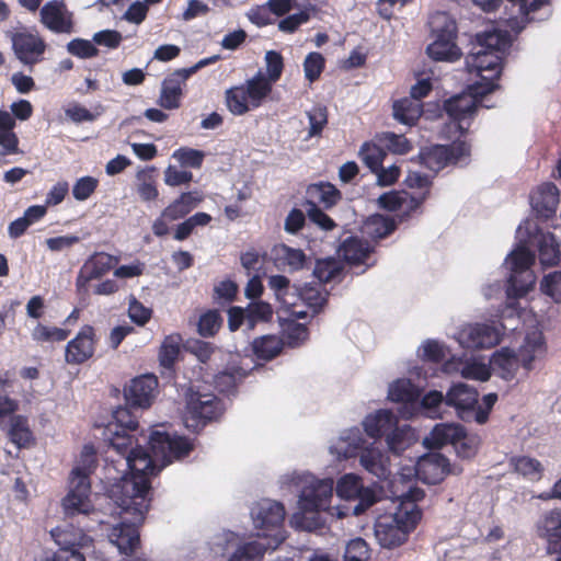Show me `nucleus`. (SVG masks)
Returning <instances> with one entry per match:
<instances>
[{
  "label": "nucleus",
  "instance_id": "64",
  "mask_svg": "<svg viewBox=\"0 0 561 561\" xmlns=\"http://www.w3.org/2000/svg\"><path fill=\"white\" fill-rule=\"evenodd\" d=\"M540 289L556 302H561V271L546 275L540 283Z\"/></svg>",
  "mask_w": 561,
  "mask_h": 561
},
{
  "label": "nucleus",
  "instance_id": "27",
  "mask_svg": "<svg viewBox=\"0 0 561 561\" xmlns=\"http://www.w3.org/2000/svg\"><path fill=\"white\" fill-rule=\"evenodd\" d=\"M188 77L182 69H178L168 76L161 87V93L159 98V105L165 110L179 108L181 105L182 98V85Z\"/></svg>",
  "mask_w": 561,
  "mask_h": 561
},
{
  "label": "nucleus",
  "instance_id": "24",
  "mask_svg": "<svg viewBox=\"0 0 561 561\" xmlns=\"http://www.w3.org/2000/svg\"><path fill=\"white\" fill-rule=\"evenodd\" d=\"M368 442L364 438L359 428H348L330 445L329 450L337 459H347L358 457L362 449L366 447Z\"/></svg>",
  "mask_w": 561,
  "mask_h": 561
},
{
  "label": "nucleus",
  "instance_id": "30",
  "mask_svg": "<svg viewBox=\"0 0 561 561\" xmlns=\"http://www.w3.org/2000/svg\"><path fill=\"white\" fill-rule=\"evenodd\" d=\"M533 209L541 217H551L559 204V190L553 183H543L530 195Z\"/></svg>",
  "mask_w": 561,
  "mask_h": 561
},
{
  "label": "nucleus",
  "instance_id": "32",
  "mask_svg": "<svg viewBox=\"0 0 561 561\" xmlns=\"http://www.w3.org/2000/svg\"><path fill=\"white\" fill-rule=\"evenodd\" d=\"M463 436V427L453 423H442L434 426L431 433L424 437L423 444L428 448H440L447 444H454Z\"/></svg>",
  "mask_w": 561,
  "mask_h": 561
},
{
  "label": "nucleus",
  "instance_id": "1",
  "mask_svg": "<svg viewBox=\"0 0 561 561\" xmlns=\"http://www.w3.org/2000/svg\"><path fill=\"white\" fill-rule=\"evenodd\" d=\"M125 460L129 473L111 485L108 497L121 508V513H130L136 522L142 523L150 507V477L163 467L158 466L159 461L139 444L135 445Z\"/></svg>",
  "mask_w": 561,
  "mask_h": 561
},
{
  "label": "nucleus",
  "instance_id": "47",
  "mask_svg": "<svg viewBox=\"0 0 561 561\" xmlns=\"http://www.w3.org/2000/svg\"><path fill=\"white\" fill-rule=\"evenodd\" d=\"M510 465L514 471L530 481H539L543 473V467L539 460L528 456L512 457Z\"/></svg>",
  "mask_w": 561,
  "mask_h": 561
},
{
  "label": "nucleus",
  "instance_id": "53",
  "mask_svg": "<svg viewBox=\"0 0 561 561\" xmlns=\"http://www.w3.org/2000/svg\"><path fill=\"white\" fill-rule=\"evenodd\" d=\"M313 275L320 284L341 280L342 267L339 262L333 259L319 260L313 268Z\"/></svg>",
  "mask_w": 561,
  "mask_h": 561
},
{
  "label": "nucleus",
  "instance_id": "29",
  "mask_svg": "<svg viewBox=\"0 0 561 561\" xmlns=\"http://www.w3.org/2000/svg\"><path fill=\"white\" fill-rule=\"evenodd\" d=\"M273 253L277 267L290 273L304 270L311 263V259L301 249L285 243L275 245Z\"/></svg>",
  "mask_w": 561,
  "mask_h": 561
},
{
  "label": "nucleus",
  "instance_id": "18",
  "mask_svg": "<svg viewBox=\"0 0 561 561\" xmlns=\"http://www.w3.org/2000/svg\"><path fill=\"white\" fill-rule=\"evenodd\" d=\"M501 335V330L494 324L476 323L463 327L457 341L465 348H490L500 343Z\"/></svg>",
  "mask_w": 561,
  "mask_h": 561
},
{
  "label": "nucleus",
  "instance_id": "16",
  "mask_svg": "<svg viewBox=\"0 0 561 561\" xmlns=\"http://www.w3.org/2000/svg\"><path fill=\"white\" fill-rule=\"evenodd\" d=\"M335 491L341 499L358 500V503L353 507V514L356 516L364 513L377 501L375 491L363 486L360 477L355 473L342 476L336 482Z\"/></svg>",
  "mask_w": 561,
  "mask_h": 561
},
{
  "label": "nucleus",
  "instance_id": "49",
  "mask_svg": "<svg viewBox=\"0 0 561 561\" xmlns=\"http://www.w3.org/2000/svg\"><path fill=\"white\" fill-rule=\"evenodd\" d=\"M172 436L167 432L152 431L149 436V448L148 450L152 454L161 467H165L168 459V449H170Z\"/></svg>",
  "mask_w": 561,
  "mask_h": 561
},
{
  "label": "nucleus",
  "instance_id": "28",
  "mask_svg": "<svg viewBox=\"0 0 561 561\" xmlns=\"http://www.w3.org/2000/svg\"><path fill=\"white\" fill-rule=\"evenodd\" d=\"M110 540L121 553L133 556L140 546L139 528L135 523H121L110 533Z\"/></svg>",
  "mask_w": 561,
  "mask_h": 561
},
{
  "label": "nucleus",
  "instance_id": "44",
  "mask_svg": "<svg viewBox=\"0 0 561 561\" xmlns=\"http://www.w3.org/2000/svg\"><path fill=\"white\" fill-rule=\"evenodd\" d=\"M539 260L543 266L556 265L560 260L559 243L552 233H540L537 238Z\"/></svg>",
  "mask_w": 561,
  "mask_h": 561
},
{
  "label": "nucleus",
  "instance_id": "25",
  "mask_svg": "<svg viewBox=\"0 0 561 561\" xmlns=\"http://www.w3.org/2000/svg\"><path fill=\"white\" fill-rule=\"evenodd\" d=\"M388 398L391 401L403 403L399 413L402 417L410 419L416 410L420 390L411 380L399 379L389 386Z\"/></svg>",
  "mask_w": 561,
  "mask_h": 561
},
{
  "label": "nucleus",
  "instance_id": "2",
  "mask_svg": "<svg viewBox=\"0 0 561 561\" xmlns=\"http://www.w3.org/2000/svg\"><path fill=\"white\" fill-rule=\"evenodd\" d=\"M424 495L423 490L410 488L392 502L393 512L377 518L375 537L381 547L392 549L407 541L409 534L421 519L422 513L416 503L423 500Z\"/></svg>",
  "mask_w": 561,
  "mask_h": 561
},
{
  "label": "nucleus",
  "instance_id": "62",
  "mask_svg": "<svg viewBox=\"0 0 561 561\" xmlns=\"http://www.w3.org/2000/svg\"><path fill=\"white\" fill-rule=\"evenodd\" d=\"M445 399H446V396L444 397L440 391H437V390L430 391L422 398V400L420 402V408H422L424 410V412L426 413V415L430 417L440 416L442 408L446 407ZM417 407H419V403H417L416 408Z\"/></svg>",
  "mask_w": 561,
  "mask_h": 561
},
{
  "label": "nucleus",
  "instance_id": "61",
  "mask_svg": "<svg viewBox=\"0 0 561 561\" xmlns=\"http://www.w3.org/2000/svg\"><path fill=\"white\" fill-rule=\"evenodd\" d=\"M238 294V285L231 279L219 282L214 287L213 299L218 305H229L234 301Z\"/></svg>",
  "mask_w": 561,
  "mask_h": 561
},
{
  "label": "nucleus",
  "instance_id": "10",
  "mask_svg": "<svg viewBox=\"0 0 561 561\" xmlns=\"http://www.w3.org/2000/svg\"><path fill=\"white\" fill-rule=\"evenodd\" d=\"M434 37L427 48V55L436 61H455L460 58V48L456 45V23L446 13H436L430 21Z\"/></svg>",
  "mask_w": 561,
  "mask_h": 561
},
{
  "label": "nucleus",
  "instance_id": "15",
  "mask_svg": "<svg viewBox=\"0 0 561 561\" xmlns=\"http://www.w3.org/2000/svg\"><path fill=\"white\" fill-rule=\"evenodd\" d=\"M99 336L93 325L84 324L71 339L65 350V360L69 365H82L90 360L98 348Z\"/></svg>",
  "mask_w": 561,
  "mask_h": 561
},
{
  "label": "nucleus",
  "instance_id": "13",
  "mask_svg": "<svg viewBox=\"0 0 561 561\" xmlns=\"http://www.w3.org/2000/svg\"><path fill=\"white\" fill-rule=\"evenodd\" d=\"M94 527L84 523L78 529L69 528L53 533L56 542L59 546L57 550V561H85V557L80 552V548L89 547L93 542L92 538L87 534Z\"/></svg>",
  "mask_w": 561,
  "mask_h": 561
},
{
  "label": "nucleus",
  "instance_id": "48",
  "mask_svg": "<svg viewBox=\"0 0 561 561\" xmlns=\"http://www.w3.org/2000/svg\"><path fill=\"white\" fill-rule=\"evenodd\" d=\"M211 216L207 213H196L179 224L173 232V238L176 241H184L194 232L197 227H205L211 221Z\"/></svg>",
  "mask_w": 561,
  "mask_h": 561
},
{
  "label": "nucleus",
  "instance_id": "6",
  "mask_svg": "<svg viewBox=\"0 0 561 561\" xmlns=\"http://www.w3.org/2000/svg\"><path fill=\"white\" fill-rule=\"evenodd\" d=\"M545 354L546 343L542 332L531 330L527 332L518 354L507 347L496 351L490 359V370L492 369L505 380H511L515 377L519 364L525 369L530 370L533 369V363L542 358Z\"/></svg>",
  "mask_w": 561,
  "mask_h": 561
},
{
  "label": "nucleus",
  "instance_id": "34",
  "mask_svg": "<svg viewBox=\"0 0 561 561\" xmlns=\"http://www.w3.org/2000/svg\"><path fill=\"white\" fill-rule=\"evenodd\" d=\"M136 191L145 203L154 202L159 197L157 184V168L146 167L136 173Z\"/></svg>",
  "mask_w": 561,
  "mask_h": 561
},
{
  "label": "nucleus",
  "instance_id": "41",
  "mask_svg": "<svg viewBox=\"0 0 561 561\" xmlns=\"http://www.w3.org/2000/svg\"><path fill=\"white\" fill-rule=\"evenodd\" d=\"M129 431L114 428L113 425H107L104 430V440L123 458L128 456L134 446V436L128 433Z\"/></svg>",
  "mask_w": 561,
  "mask_h": 561
},
{
  "label": "nucleus",
  "instance_id": "46",
  "mask_svg": "<svg viewBox=\"0 0 561 561\" xmlns=\"http://www.w3.org/2000/svg\"><path fill=\"white\" fill-rule=\"evenodd\" d=\"M9 439L19 448L27 447L33 440V433L28 426V420L23 415H13L8 431Z\"/></svg>",
  "mask_w": 561,
  "mask_h": 561
},
{
  "label": "nucleus",
  "instance_id": "4",
  "mask_svg": "<svg viewBox=\"0 0 561 561\" xmlns=\"http://www.w3.org/2000/svg\"><path fill=\"white\" fill-rule=\"evenodd\" d=\"M251 517L257 531L248 535V561L261 559L285 540V508L280 503L263 499L251 508Z\"/></svg>",
  "mask_w": 561,
  "mask_h": 561
},
{
  "label": "nucleus",
  "instance_id": "14",
  "mask_svg": "<svg viewBox=\"0 0 561 561\" xmlns=\"http://www.w3.org/2000/svg\"><path fill=\"white\" fill-rule=\"evenodd\" d=\"M469 154V147L463 141H454L451 145H433L420 150L419 162L426 169L437 173L451 163L459 162Z\"/></svg>",
  "mask_w": 561,
  "mask_h": 561
},
{
  "label": "nucleus",
  "instance_id": "38",
  "mask_svg": "<svg viewBox=\"0 0 561 561\" xmlns=\"http://www.w3.org/2000/svg\"><path fill=\"white\" fill-rule=\"evenodd\" d=\"M296 299L301 300L312 313H318L327 302L329 293L322 290L321 284H306L304 287L295 288Z\"/></svg>",
  "mask_w": 561,
  "mask_h": 561
},
{
  "label": "nucleus",
  "instance_id": "43",
  "mask_svg": "<svg viewBox=\"0 0 561 561\" xmlns=\"http://www.w3.org/2000/svg\"><path fill=\"white\" fill-rule=\"evenodd\" d=\"M445 370L447 373L457 370L463 378L479 381H486L491 376L490 367L478 362H460L458 364L448 362L445 364Z\"/></svg>",
  "mask_w": 561,
  "mask_h": 561
},
{
  "label": "nucleus",
  "instance_id": "57",
  "mask_svg": "<svg viewBox=\"0 0 561 561\" xmlns=\"http://www.w3.org/2000/svg\"><path fill=\"white\" fill-rule=\"evenodd\" d=\"M222 324V318L218 310H208L201 314L197 323V332L203 337H211L217 334Z\"/></svg>",
  "mask_w": 561,
  "mask_h": 561
},
{
  "label": "nucleus",
  "instance_id": "33",
  "mask_svg": "<svg viewBox=\"0 0 561 561\" xmlns=\"http://www.w3.org/2000/svg\"><path fill=\"white\" fill-rule=\"evenodd\" d=\"M41 21L47 28L56 33H70L72 31L71 20L64 16L57 1H49L43 5Z\"/></svg>",
  "mask_w": 561,
  "mask_h": 561
},
{
  "label": "nucleus",
  "instance_id": "51",
  "mask_svg": "<svg viewBox=\"0 0 561 561\" xmlns=\"http://www.w3.org/2000/svg\"><path fill=\"white\" fill-rule=\"evenodd\" d=\"M32 339L37 343L64 342L70 335V330L49 327L38 322L32 330Z\"/></svg>",
  "mask_w": 561,
  "mask_h": 561
},
{
  "label": "nucleus",
  "instance_id": "26",
  "mask_svg": "<svg viewBox=\"0 0 561 561\" xmlns=\"http://www.w3.org/2000/svg\"><path fill=\"white\" fill-rule=\"evenodd\" d=\"M359 465L379 480H386L391 474L390 459L379 447L368 443L358 455Z\"/></svg>",
  "mask_w": 561,
  "mask_h": 561
},
{
  "label": "nucleus",
  "instance_id": "9",
  "mask_svg": "<svg viewBox=\"0 0 561 561\" xmlns=\"http://www.w3.org/2000/svg\"><path fill=\"white\" fill-rule=\"evenodd\" d=\"M535 254L524 245H518L506 257L505 264L511 272L507 280L506 296L517 299L534 288L536 276L531 270Z\"/></svg>",
  "mask_w": 561,
  "mask_h": 561
},
{
  "label": "nucleus",
  "instance_id": "11",
  "mask_svg": "<svg viewBox=\"0 0 561 561\" xmlns=\"http://www.w3.org/2000/svg\"><path fill=\"white\" fill-rule=\"evenodd\" d=\"M204 201V195L198 190L182 192L167 207H164L158 218L152 222V233L162 238L170 232L169 222L186 218Z\"/></svg>",
  "mask_w": 561,
  "mask_h": 561
},
{
  "label": "nucleus",
  "instance_id": "52",
  "mask_svg": "<svg viewBox=\"0 0 561 561\" xmlns=\"http://www.w3.org/2000/svg\"><path fill=\"white\" fill-rule=\"evenodd\" d=\"M252 348L259 358L270 360L282 351V344L275 335H263L253 341Z\"/></svg>",
  "mask_w": 561,
  "mask_h": 561
},
{
  "label": "nucleus",
  "instance_id": "7",
  "mask_svg": "<svg viewBox=\"0 0 561 561\" xmlns=\"http://www.w3.org/2000/svg\"><path fill=\"white\" fill-rule=\"evenodd\" d=\"M495 89V84L489 81L486 84H477L469 87L468 93H461L451 96L444 103V110L447 113L450 123L446 125L447 137L456 134L462 135L470 126L478 106L482 101V96L491 93Z\"/></svg>",
  "mask_w": 561,
  "mask_h": 561
},
{
  "label": "nucleus",
  "instance_id": "58",
  "mask_svg": "<svg viewBox=\"0 0 561 561\" xmlns=\"http://www.w3.org/2000/svg\"><path fill=\"white\" fill-rule=\"evenodd\" d=\"M134 409L131 405L118 407L113 413L114 422H111L108 425H113L114 428L118 430L136 431L138 428V417Z\"/></svg>",
  "mask_w": 561,
  "mask_h": 561
},
{
  "label": "nucleus",
  "instance_id": "8",
  "mask_svg": "<svg viewBox=\"0 0 561 561\" xmlns=\"http://www.w3.org/2000/svg\"><path fill=\"white\" fill-rule=\"evenodd\" d=\"M224 412L222 401L214 393L193 387L185 392L184 421L191 431L198 433L208 423L218 421Z\"/></svg>",
  "mask_w": 561,
  "mask_h": 561
},
{
  "label": "nucleus",
  "instance_id": "12",
  "mask_svg": "<svg viewBox=\"0 0 561 561\" xmlns=\"http://www.w3.org/2000/svg\"><path fill=\"white\" fill-rule=\"evenodd\" d=\"M462 472L459 465H450L448 459L439 453H428L421 456L414 468L409 469L408 473L402 472V478L415 476L426 484H438L447 474L458 476Z\"/></svg>",
  "mask_w": 561,
  "mask_h": 561
},
{
  "label": "nucleus",
  "instance_id": "20",
  "mask_svg": "<svg viewBox=\"0 0 561 561\" xmlns=\"http://www.w3.org/2000/svg\"><path fill=\"white\" fill-rule=\"evenodd\" d=\"M114 264V257L111 254L100 252L93 254L80 268L77 279L76 288L78 295L82 296L88 294L89 283L98 279L110 272Z\"/></svg>",
  "mask_w": 561,
  "mask_h": 561
},
{
  "label": "nucleus",
  "instance_id": "35",
  "mask_svg": "<svg viewBox=\"0 0 561 561\" xmlns=\"http://www.w3.org/2000/svg\"><path fill=\"white\" fill-rule=\"evenodd\" d=\"M511 36L507 32L491 31L477 35V44L472 49L479 51H495L504 56L511 47Z\"/></svg>",
  "mask_w": 561,
  "mask_h": 561
},
{
  "label": "nucleus",
  "instance_id": "56",
  "mask_svg": "<svg viewBox=\"0 0 561 561\" xmlns=\"http://www.w3.org/2000/svg\"><path fill=\"white\" fill-rule=\"evenodd\" d=\"M273 309L270 304L264 301L248 302V330L253 329L259 323H267L272 320Z\"/></svg>",
  "mask_w": 561,
  "mask_h": 561
},
{
  "label": "nucleus",
  "instance_id": "63",
  "mask_svg": "<svg viewBox=\"0 0 561 561\" xmlns=\"http://www.w3.org/2000/svg\"><path fill=\"white\" fill-rule=\"evenodd\" d=\"M368 559L369 549L364 539L355 538L346 545L344 561H367Z\"/></svg>",
  "mask_w": 561,
  "mask_h": 561
},
{
  "label": "nucleus",
  "instance_id": "5",
  "mask_svg": "<svg viewBox=\"0 0 561 561\" xmlns=\"http://www.w3.org/2000/svg\"><path fill=\"white\" fill-rule=\"evenodd\" d=\"M96 468V456L92 446H84L79 465L76 466L69 478V491L61 501L65 516L75 518L82 515L87 518L95 512L91 501L90 476Z\"/></svg>",
  "mask_w": 561,
  "mask_h": 561
},
{
  "label": "nucleus",
  "instance_id": "31",
  "mask_svg": "<svg viewBox=\"0 0 561 561\" xmlns=\"http://www.w3.org/2000/svg\"><path fill=\"white\" fill-rule=\"evenodd\" d=\"M398 423L397 416L388 410H379L363 421L366 434L371 438H387Z\"/></svg>",
  "mask_w": 561,
  "mask_h": 561
},
{
  "label": "nucleus",
  "instance_id": "55",
  "mask_svg": "<svg viewBox=\"0 0 561 561\" xmlns=\"http://www.w3.org/2000/svg\"><path fill=\"white\" fill-rule=\"evenodd\" d=\"M362 161L370 169L371 172H378L382 165L383 159L387 157L385 149L376 144L365 142L359 149Z\"/></svg>",
  "mask_w": 561,
  "mask_h": 561
},
{
  "label": "nucleus",
  "instance_id": "36",
  "mask_svg": "<svg viewBox=\"0 0 561 561\" xmlns=\"http://www.w3.org/2000/svg\"><path fill=\"white\" fill-rule=\"evenodd\" d=\"M371 248L367 241L347 237L340 245V255L350 264H363L369 257Z\"/></svg>",
  "mask_w": 561,
  "mask_h": 561
},
{
  "label": "nucleus",
  "instance_id": "39",
  "mask_svg": "<svg viewBox=\"0 0 561 561\" xmlns=\"http://www.w3.org/2000/svg\"><path fill=\"white\" fill-rule=\"evenodd\" d=\"M273 83L261 71L248 80V111L250 106L257 107L261 105L262 101L272 92Z\"/></svg>",
  "mask_w": 561,
  "mask_h": 561
},
{
  "label": "nucleus",
  "instance_id": "60",
  "mask_svg": "<svg viewBox=\"0 0 561 561\" xmlns=\"http://www.w3.org/2000/svg\"><path fill=\"white\" fill-rule=\"evenodd\" d=\"M306 114L309 121L308 137L311 138L321 135L328 123V108L324 105L318 104Z\"/></svg>",
  "mask_w": 561,
  "mask_h": 561
},
{
  "label": "nucleus",
  "instance_id": "40",
  "mask_svg": "<svg viewBox=\"0 0 561 561\" xmlns=\"http://www.w3.org/2000/svg\"><path fill=\"white\" fill-rule=\"evenodd\" d=\"M415 440L416 437L411 426L407 424L399 425L398 423L386 438L389 450L394 455H400L403 453Z\"/></svg>",
  "mask_w": 561,
  "mask_h": 561
},
{
  "label": "nucleus",
  "instance_id": "19",
  "mask_svg": "<svg viewBox=\"0 0 561 561\" xmlns=\"http://www.w3.org/2000/svg\"><path fill=\"white\" fill-rule=\"evenodd\" d=\"M478 397L479 393L474 388L459 382L446 393L445 405L455 408L461 420L470 422L474 415Z\"/></svg>",
  "mask_w": 561,
  "mask_h": 561
},
{
  "label": "nucleus",
  "instance_id": "23",
  "mask_svg": "<svg viewBox=\"0 0 561 561\" xmlns=\"http://www.w3.org/2000/svg\"><path fill=\"white\" fill-rule=\"evenodd\" d=\"M503 56L495 51H479L472 49L466 58L469 72H477L482 79H494L501 73Z\"/></svg>",
  "mask_w": 561,
  "mask_h": 561
},
{
  "label": "nucleus",
  "instance_id": "42",
  "mask_svg": "<svg viewBox=\"0 0 561 561\" xmlns=\"http://www.w3.org/2000/svg\"><path fill=\"white\" fill-rule=\"evenodd\" d=\"M307 194L311 198L310 202L322 204L325 208L334 206L341 198L340 191L329 182L310 184Z\"/></svg>",
  "mask_w": 561,
  "mask_h": 561
},
{
  "label": "nucleus",
  "instance_id": "21",
  "mask_svg": "<svg viewBox=\"0 0 561 561\" xmlns=\"http://www.w3.org/2000/svg\"><path fill=\"white\" fill-rule=\"evenodd\" d=\"M158 378L152 374L141 375L131 380L125 390V398L133 408H149L157 393Z\"/></svg>",
  "mask_w": 561,
  "mask_h": 561
},
{
  "label": "nucleus",
  "instance_id": "45",
  "mask_svg": "<svg viewBox=\"0 0 561 561\" xmlns=\"http://www.w3.org/2000/svg\"><path fill=\"white\" fill-rule=\"evenodd\" d=\"M422 114V103L411 98L396 101L393 104V117L405 125H413Z\"/></svg>",
  "mask_w": 561,
  "mask_h": 561
},
{
  "label": "nucleus",
  "instance_id": "22",
  "mask_svg": "<svg viewBox=\"0 0 561 561\" xmlns=\"http://www.w3.org/2000/svg\"><path fill=\"white\" fill-rule=\"evenodd\" d=\"M12 45L18 59L27 66L39 62L46 49L45 42L30 33L15 34L12 38Z\"/></svg>",
  "mask_w": 561,
  "mask_h": 561
},
{
  "label": "nucleus",
  "instance_id": "54",
  "mask_svg": "<svg viewBox=\"0 0 561 561\" xmlns=\"http://www.w3.org/2000/svg\"><path fill=\"white\" fill-rule=\"evenodd\" d=\"M268 286L274 290L276 298L283 305H295L290 298H295V288L297 286H290L289 279L284 275H273L268 277Z\"/></svg>",
  "mask_w": 561,
  "mask_h": 561
},
{
  "label": "nucleus",
  "instance_id": "37",
  "mask_svg": "<svg viewBox=\"0 0 561 561\" xmlns=\"http://www.w3.org/2000/svg\"><path fill=\"white\" fill-rule=\"evenodd\" d=\"M244 377L245 373L241 367L226 368L214 376V388L225 396H234Z\"/></svg>",
  "mask_w": 561,
  "mask_h": 561
},
{
  "label": "nucleus",
  "instance_id": "3",
  "mask_svg": "<svg viewBox=\"0 0 561 561\" xmlns=\"http://www.w3.org/2000/svg\"><path fill=\"white\" fill-rule=\"evenodd\" d=\"M288 483L298 492V504L301 515L294 516L295 523L306 529L313 530L322 525L320 511L329 508L333 491V479H317L309 472H294L288 478Z\"/></svg>",
  "mask_w": 561,
  "mask_h": 561
},
{
  "label": "nucleus",
  "instance_id": "17",
  "mask_svg": "<svg viewBox=\"0 0 561 561\" xmlns=\"http://www.w3.org/2000/svg\"><path fill=\"white\" fill-rule=\"evenodd\" d=\"M536 536L549 554H561V506L545 511L535 523Z\"/></svg>",
  "mask_w": 561,
  "mask_h": 561
},
{
  "label": "nucleus",
  "instance_id": "59",
  "mask_svg": "<svg viewBox=\"0 0 561 561\" xmlns=\"http://www.w3.org/2000/svg\"><path fill=\"white\" fill-rule=\"evenodd\" d=\"M172 158H174L182 168L199 169L204 162L205 153L198 149L181 147L173 152Z\"/></svg>",
  "mask_w": 561,
  "mask_h": 561
},
{
  "label": "nucleus",
  "instance_id": "50",
  "mask_svg": "<svg viewBox=\"0 0 561 561\" xmlns=\"http://www.w3.org/2000/svg\"><path fill=\"white\" fill-rule=\"evenodd\" d=\"M180 334H171L164 337L159 350V362L162 367L173 368L180 354Z\"/></svg>",
  "mask_w": 561,
  "mask_h": 561
}]
</instances>
